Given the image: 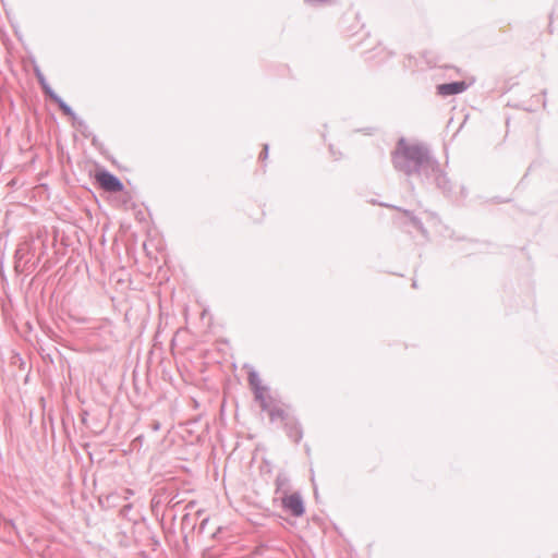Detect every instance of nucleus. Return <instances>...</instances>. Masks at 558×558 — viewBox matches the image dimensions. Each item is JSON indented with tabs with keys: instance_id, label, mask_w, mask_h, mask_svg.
Instances as JSON below:
<instances>
[{
	"instance_id": "1",
	"label": "nucleus",
	"mask_w": 558,
	"mask_h": 558,
	"mask_svg": "<svg viewBox=\"0 0 558 558\" xmlns=\"http://www.w3.org/2000/svg\"><path fill=\"white\" fill-rule=\"evenodd\" d=\"M391 161L396 170L403 172L405 175H417L422 180L427 175L428 171L437 169V159L430 154L425 145L408 144L401 137L391 154Z\"/></svg>"
},
{
	"instance_id": "2",
	"label": "nucleus",
	"mask_w": 558,
	"mask_h": 558,
	"mask_svg": "<svg viewBox=\"0 0 558 558\" xmlns=\"http://www.w3.org/2000/svg\"><path fill=\"white\" fill-rule=\"evenodd\" d=\"M96 181L102 190L109 193H119L124 190L122 181L106 169L96 172Z\"/></svg>"
},
{
	"instance_id": "3",
	"label": "nucleus",
	"mask_w": 558,
	"mask_h": 558,
	"mask_svg": "<svg viewBox=\"0 0 558 558\" xmlns=\"http://www.w3.org/2000/svg\"><path fill=\"white\" fill-rule=\"evenodd\" d=\"M281 506L286 512L293 517H301L305 512L304 502L300 493L281 496Z\"/></svg>"
},
{
	"instance_id": "4",
	"label": "nucleus",
	"mask_w": 558,
	"mask_h": 558,
	"mask_svg": "<svg viewBox=\"0 0 558 558\" xmlns=\"http://www.w3.org/2000/svg\"><path fill=\"white\" fill-rule=\"evenodd\" d=\"M423 180H433L436 186L445 194L450 195L452 192V184L448 175L440 169V165L437 161V169L428 171L427 175Z\"/></svg>"
},
{
	"instance_id": "5",
	"label": "nucleus",
	"mask_w": 558,
	"mask_h": 558,
	"mask_svg": "<svg viewBox=\"0 0 558 558\" xmlns=\"http://www.w3.org/2000/svg\"><path fill=\"white\" fill-rule=\"evenodd\" d=\"M468 88L464 81H454L450 83L439 84L437 86V94L440 96H452L463 93Z\"/></svg>"
},
{
	"instance_id": "6",
	"label": "nucleus",
	"mask_w": 558,
	"mask_h": 558,
	"mask_svg": "<svg viewBox=\"0 0 558 558\" xmlns=\"http://www.w3.org/2000/svg\"><path fill=\"white\" fill-rule=\"evenodd\" d=\"M383 206H386V204H383ZM387 207H390V205H387ZM391 208L398 210V211H401L409 220V223L415 228L417 231H420L423 235H426L427 234V230L425 229L422 220L415 216L413 214V211L411 210H408V209H403L401 207H398V206H391Z\"/></svg>"
},
{
	"instance_id": "7",
	"label": "nucleus",
	"mask_w": 558,
	"mask_h": 558,
	"mask_svg": "<svg viewBox=\"0 0 558 558\" xmlns=\"http://www.w3.org/2000/svg\"><path fill=\"white\" fill-rule=\"evenodd\" d=\"M287 435L294 442H299L303 437V430L300 423L294 418H288L284 424Z\"/></svg>"
},
{
	"instance_id": "8",
	"label": "nucleus",
	"mask_w": 558,
	"mask_h": 558,
	"mask_svg": "<svg viewBox=\"0 0 558 558\" xmlns=\"http://www.w3.org/2000/svg\"><path fill=\"white\" fill-rule=\"evenodd\" d=\"M48 98L58 105L59 109L64 116L71 118L72 120H76L77 116L74 110L56 92Z\"/></svg>"
},
{
	"instance_id": "9",
	"label": "nucleus",
	"mask_w": 558,
	"mask_h": 558,
	"mask_svg": "<svg viewBox=\"0 0 558 558\" xmlns=\"http://www.w3.org/2000/svg\"><path fill=\"white\" fill-rule=\"evenodd\" d=\"M275 484H276V493L277 494H281V496L289 494L291 485H290V478L286 473H283V472L278 473Z\"/></svg>"
},
{
	"instance_id": "10",
	"label": "nucleus",
	"mask_w": 558,
	"mask_h": 558,
	"mask_svg": "<svg viewBox=\"0 0 558 558\" xmlns=\"http://www.w3.org/2000/svg\"><path fill=\"white\" fill-rule=\"evenodd\" d=\"M34 71H35V75L38 81V84L40 85V87L43 89L44 95L46 97L51 96L54 93V90L51 88V86L47 82V80H46L45 75L43 74V72L40 71V69L38 66H35Z\"/></svg>"
},
{
	"instance_id": "11",
	"label": "nucleus",
	"mask_w": 558,
	"mask_h": 558,
	"mask_svg": "<svg viewBox=\"0 0 558 558\" xmlns=\"http://www.w3.org/2000/svg\"><path fill=\"white\" fill-rule=\"evenodd\" d=\"M73 125L81 132V134L85 137L90 136V131L88 124L81 118L76 117V120H72Z\"/></svg>"
},
{
	"instance_id": "12",
	"label": "nucleus",
	"mask_w": 558,
	"mask_h": 558,
	"mask_svg": "<svg viewBox=\"0 0 558 558\" xmlns=\"http://www.w3.org/2000/svg\"><path fill=\"white\" fill-rule=\"evenodd\" d=\"M269 417H270V421H276L278 418L282 420V421H287L289 417H288V414L284 412V410H282L281 408H277V407H272L270 410H269Z\"/></svg>"
},
{
	"instance_id": "13",
	"label": "nucleus",
	"mask_w": 558,
	"mask_h": 558,
	"mask_svg": "<svg viewBox=\"0 0 558 558\" xmlns=\"http://www.w3.org/2000/svg\"><path fill=\"white\" fill-rule=\"evenodd\" d=\"M248 384L251 385L252 389L255 390V389H259V388H264L262 385H260V378H259V375L257 372L255 371H251L248 373Z\"/></svg>"
},
{
	"instance_id": "14",
	"label": "nucleus",
	"mask_w": 558,
	"mask_h": 558,
	"mask_svg": "<svg viewBox=\"0 0 558 558\" xmlns=\"http://www.w3.org/2000/svg\"><path fill=\"white\" fill-rule=\"evenodd\" d=\"M266 390V388H259V389H255L253 390L254 392V397H255V400L260 403V402H264L265 399H267L264 395V391Z\"/></svg>"
},
{
	"instance_id": "15",
	"label": "nucleus",
	"mask_w": 558,
	"mask_h": 558,
	"mask_svg": "<svg viewBox=\"0 0 558 558\" xmlns=\"http://www.w3.org/2000/svg\"><path fill=\"white\" fill-rule=\"evenodd\" d=\"M333 0H305V2L310 3L311 5H323L331 3Z\"/></svg>"
},
{
	"instance_id": "16",
	"label": "nucleus",
	"mask_w": 558,
	"mask_h": 558,
	"mask_svg": "<svg viewBox=\"0 0 558 558\" xmlns=\"http://www.w3.org/2000/svg\"><path fill=\"white\" fill-rule=\"evenodd\" d=\"M143 441H144V436L143 435H138L137 437H135L132 441V447L135 449V448H140L142 445H143Z\"/></svg>"
},
{
	"instance_id": "17",
	"label": "nucleus",
	"mask_w": 558,
	"mask_h": 558,
	"mask_svg": "<svg viewBox=\"0 0 558 558\" xmlns=\"http://www.w3.org/2000/svg\"><path fill=\"white\" fill-rule=\"evenodd\" d=\"M268 150H269V146L268 144H265L264 147H263V150L259 155V159L264 160L268 157Z\"/></svg>"
},
{
	"instance_id": "18",
	"label": "nucleus",
	"mask_w": 558,
	"mask_h": 558,
	"mask_svg": "<svg viewBox=\"0 0 558 558\" xmlns=\"http://www.w3.org/2000/svg\"><path fill=\"white\" fill-rule=\"evenodd\" d=\"M259 405H260V409H262L263 411H267V412L269 413V410L271 409V407H270V404H269L268 398H267V399H265V401H264V402H260V403H259Z\"/></svg>"
},
{
	"instance_id": "19",
	"label": "nucleus",
	"mask_w": 558,
	"mask_h": 558,
	"mask_svg": "<svg viewBox=\"0 0 558 558\" xmlns=\"http://www.w3.org/2000/svg\"><path fill=\"white\" fill-rule=\"evenodd\" d=\"M132 509V505L131 504H128V505H124L121 509H120V514L121 515H126V513Z\"/></svg>"
},
{
	"instance_id": "20",
	"label": "nucleus",
	"mask_w": 558,
	"mask_h": 558,
	"mask_svg": "<svg viewBox=\"0 0 558 558\" xmlns=\"http://www.w3.org/2000/svg\"><path fill=\"white\" fill-rule=\"evenodd\" d=\"M150 428L154 432H158L161 428L160 422L159 421H153V423L150 424Z\"/></svg>"
},
{
	"instance_id": "21",
	"label": "nucleus",
	"mask_w": 558,
	"mask_h": 558,
	"mask_svg": "<svg viewBox=\"0 0 558 558\" xmlns=\"http://www.w3.org/2000/svg\"><path fill=\"white\" fill-rule=\"evenodd\" d=\"M207 522H208V519H204V520L201 522V524H199V526H198V532H199V533H203V532H204V530H205V526H206Z\"/></svg>"
},
{
	"instance_id": "22",
	"label": "nucleus",
	"mask_w": 558,
	"mask_h": 558,
	"mask_svg": "<svg viewBox=\"0 0 558 558\" xmlns=\"http://www.w3.org/2000/svg\"><path fill=\"white\" fill-rule=\"evenodd\" d=\"M267 547L265 545H260L256 548V554L258 555H263L264 550L266 549Z\"/></svg>"
},
{
	"instance_id": "23",
	"label": "nucleus",
	"mask_w": 558,
	"mask_h": 558,
	"mask_svg": "<svg viewBox=\"0 0 558 558\" xmlns=\"http://www.w3.org/2000/svg\"><path fill=\"white\" fill-rule=\"evenodd\" d=\"M189 521H190V515H189V514L183 515V518H182V524H183V525H185V524H187V523H189Z\"/></svg>"
},
{
	"instance_id": "24",
	"label": "nucleus",
	"mask_w": 558,
	"mask_h": 558,
	"mask_svg": "<svg viewBox=\"0 0 558 558\" xmlns=\"http://www.w3.org/2000/svg\"><path fill=\"white\" fill-rule=\"evenodd\" d=\"M8 525H10L12 529H15V524L12 520L7 522Z\"/></svg>"
},
{
	"instance_id": "25",
	"label": "nucleus",
	"mask_w": 558,
	"mask_h": 558,
	"mask_svg": "<svg viewBox=\"0 0 558 558\" xmlns=\"http://www.w3.org/2000/svg\"><path fill=\"white\" fill-rule=\"evenodd\" d=\"M20 253H21V250H20V248H19V250H16V252H15V257H19V256H20Z\"/></svg>"
},
{
	"instance_id": "26",
	"label": "nucleus",
	"mask_w": 558,
	"mask_h": 558,
	"mask_svg": "<svg viewBox=\"0 0 558 558\" xmlns=\"http://www.w3.org/2000/svg\"><path fill=\"white\" fill-rule=\"evenodd\" d=\"M412 287H413V288H416V287H417V283H416V281H415V280H413V282H412Z\"/></svg>"
},
{
	"instance_id": "27",
	"label": "nucleus",
	"mask_w": 558,
	"mask_h": 558,
	"mask_svg": "<svg viewBox=\"0 0 558 558\" xmlns=\"http://www.w3.org/2000/svg\"><path fill=\"white\" fill-rule=\"evenodd\" d=\"M86 415H87V413L85 412V413H84V415H83V417H82L83 422H85V420H86Z\"/></svg>"
},
{
	"instance_id": "28",
	"label": "nucleus",
	"mask_w": 558,
	"mask_h": 558,
	"mask_svg": "<svg viewBox=\"0 0 558 558\" xmlns=\"http://www.w3.org/2000/svg\"><path fill=\"white\" fill-rule=\"evenodd\" d=\"M92 143H93V145H95V143H96V137H93Z\"/></svg>"
},
{
	"instance_id": "29",
	"label": "nucleus",
	"mask_w": 558,
	"mask_h": 558,
	"mask_svg": "<svg viewBox=\"0 0 558 558\" xmlns=\"http://www.w3.org/2000/svg\"><path fill=\"white\" fill-rule=\"evenodd\" d=\"M331 155H335L333 148L330 147Z\"/></svg>"
},
{
	"instance_id": "30",
	"label": "nucleus",
	"mask_w": 558,
	"mask_h": 558,
	"mask_svg": "<svg viewBox=\"0 0 558 558\" xmlns=\"http://www.w3.org/2000/svg\"><path fill=\"white\" fill-rule=\"evenodd\" d=\"M331 155H335L333 148L330 147Z\"/></svg>"
}]
</instances>
